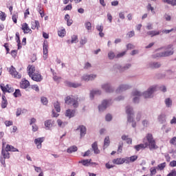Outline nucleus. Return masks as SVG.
Listing matches in <instances>:
<instances>
[{
  "mask_svg": "<svg viewBox=\"0 0 176 176\" xmlns=\"http://www.w3.org/2000/svg\"><path fill=\"white\" fill-rule=\"evenodd\" d=\"M156 91V87H151L144 91L143 94L140 91L134 90L132 91V96L133 98V102L135 104H138L140 102V98L141 96H144V98H152L153 97V94Z\"/></svg>",
  "mask_w": 176,
  "mask_h": 176,
  "instance_id": "1",
  "label": "nucleus"
},
{
  "mask_svg": "<svg viewBox=\"0 0 176 176\" xmlns=\"http://www.w3.org/2000/svg\"><path fill=\"white\" fill-rule=\"evenodd\" d=\"M145 140L148 142V146L149 149H157V146L156 145V141L153 139V135L152 133H147L146 138H144V142H145Z\"/></svg>",
  "mask_w": 176,
  "mask_h": 176,
  "instance_id": "2",
  "label": "nucleus"
},
{
  "mask_svg": "<svg viewBox=\"0 0 176 176\" xmlns=\"http://www.w3.org/2000/svg\"><path fill=\"white\" fill-rule=\"evenodd\" d=\"M126 113L127 115V122L128 123H132L131 126L132 127H136L137 126V122H135L131 117V116L134 115V111H133V107L131 106H127L126 107Z\"/></svg>",
  "mask_w": 176,
  "mask_h": 176,
  "instance_id": "3",
  "label": "nucleus"
},
{
  "mask_svg": "<svg viewBox=\"0 0 176 176\" xmlns=\"http://www.w3.org/2000/svg\"><path fill=\"white\" fill-rule=\"evenodd\" d=\"M65 103L67 105H72L74 108H78L79 107V102H78V98L75 99L74 98H70L69 96L66 97Z\"/></svg>",
  "mask_w": 176,
  "mask_h": 176,
  "instance_id": "4",
  "label": "nucleus"
},
{
  "mask_svg": "<svg viewBox=\"0 0 176 176\" xmlns=\"http://www.w3.org/2000/svg\"><path fill=\"white\" fill-rule=\"evenodd\" d=\"M174 54V51L172 50H167L164 52H159L154 55H153V58H159V57H168V56H173Z\"/></svg>",
  "mask_w": 176,
  "mask_h": 176,
  "instance_id": "5",
  "label": "nucleus"
},
{
  "mask_svg": "<svg viewBox=\"0 0 176 176\" xmlns=\"http://www.w3.org/2000/svg\"><path fill=\"white\" fill-rule=\"evenodd\" d=\"M112 104L111 100H104L102 103L98 106V109L100 112H102L108 108Z\"/></svg>",
  "mask_w": 176,
  "mask_h": 176,
  "instance_id": "6",
  "label": "nucleus"
},
{
  "mask_svg": "<svg viewBox=\"0 0 176 176\" xmlns=\"http://www.w3.org/2000/svg\"><path fill=\"white\" fill-rule=\"evenodd\" d=\"M113 68L115 69H118L120 72H124V71H127V69H130V68H131V63H126L124 66L119 64H116L113 65Z\"/></svg>",
  "mask_w": 176,
  "mask_h": 176,
  "instance_id": "7",
  "label": "nucleus"
},
{
  "mask_svg": "<svg viewBox=\"0 0 176 176\" xmlns=\"http://www.w3.org/2000/svg\"><path fill=\"white\" fill-rule=\"evenodd\" d=\"M130 89H131V85L122 84L118 87L116 91V93H123V91H126V90H129Z\"/></svg>",
  "mask_w": 176,
  "mask_h": 176,
  "instance_id": "8",
  "label": "nucleus"
},
{
  "mask_svg": "<svg viewBox=\"0 0 176 176\" xmlns=\"http://www.w3.org/2000/svg\"><path fill=\"white\" fill-rule=\"evenodd\" d=\"M101 89L106 91V93H113L114 89L112 87L110 83H104L101 85Z\"/></svg>",
  "mask_w": 176,
  "mask_h": 176,
  "instance_id": "9",
  "label": "nucleus"
},
{
  "mask_svg": "<svg viewBox=\"0 0 176 176\" xmlns=\"http://www.w3.org/2000/svg\"><path fill=\"white\" fill-rule=\"evenodd\" d=\"M97 78L96 74H85L81 77L82 80L89 82V80H94Z\"/></svg>",
  "mask_w": 176,
  "mask_h": 176,
  "instance_id": "10",
  "label": "nucleus"
},
{
  "mask_svg": "<svg viewBox=\"0 0 176 176\" xmlns=\"http://www.w3.org/2000/svg\"><path fill=\"white\" fill-rule=\"evenodd\" d=\"M43 58L45 60H46V58H47V54L49 53V44L47 43V41H44L43 42Z\"/></svg>",
  "mask_w": 176,
  "mask_h": 176,
  "instance_id": "11",
  "label": "nucleus"
},
{
  "mask_svg": "<svg viewBox=\"0 0 176 176\" xmlns=\"http://www.w3.org/2000/svg\"><path fill=\"white\" fill-rule=\"evenodd\" d=\"M10 74L12 76H14V78H16V79L21 78V75L19 74L17 71H16V68H14L13 66H11V67L10 68Z\"/></svg>",
  "mask_w": 176,
  "mask_h": 176,
  "instance_id": "12",
  "label": "nucleus"
},
{
  "mask_svg": "<svg viewBox=\"0 0 176 176\" xmlns=\"http://www.w3.org/2000/svg\"><path fill=\"white\" fill-rule=\"evenodd\" d=\"M77 131H80V138H82V137H85L87 133V129L86 126L84 125H80L76 129Z\"/></svg>",
  "mask_w": 176,
  "mask_h": 176,
  "instance_id": "13",
  "label": "nucleus"
},
{
  "mask_svg": "<svg viewBox=\"0 0 176 176\" xmlns=\"http://www.w3.org/2000/svg\"><path fill=\"white\" fill-rule=\"evenodd\" d=\"M148 68H151V69H156L162 67V63L159 62H150L147 65Z\"/></svg>",
  "mask_w": 176,
  "mask_h": 176,
  "instance_id": "14",
  "label": "nucleus"
},
{
  "mask_svg": "<svg viewBox=\"0 0 176 176\" xmlns=\"http://www.w3.org/2000/svg\"><path fill=\"white\" fill-rule=\"evenodd\" d=\"M30 78H32V80H34L35 82H42L43 80V77L39 73H34Z\"/></svg>",
  "mask_w": 176,
  "mask_h": 176,
  "instance_id": "15",
  "label": "nucleus"
},
{
  "mask_svg": "<svg viewBox=\"0 0 176 176\" xmlns=\"http://www.w3.org/2000/svg\"><path fill=\"white\" fill-rule=\"evenodd\" d=\"M45 141V138H38L34 140V144H36L37 149L42 148V142Z\"/></svg>",
  "mask_w": 176,
  "mask_h": 176,
  "instance_id": "16",
  "label": "nucleus"
},
{
  "mask_svg": "<svg viewBox=\"0 0 176 176\" xmlns=\"http://www.w3.org/2000/svg\"><path fill=\"white\" fill-rule=\"evenodd\" d=\"M145 148H148V142H144V144H140L134 146V148L135 151H137V152H140L141 149H145Z\"/></svg>",
  "mask_w": 176,
  "mask_h": 176,
  "instance_id": "17",
  "label": "nucleus"
},
{
  "mask_svg": "<svg viewBox=\"0 0 176 176\" xmlns=\"http://www.w3.org/2000/svg\"><path fill=\"white\" fill-rule=\"evenodd\" d=\"M101 94V90L97 89L94 91H91L89 96L90 99L93 100L94 98V96H100Z\"/></svg>",
  "mask_w": 176,
  "mask_h": 176,
  "instance_id": "18",
  "label": "nucleus"
},
{
  "mask_svg": "<svg viewBox=\"0 0 176 176\" xmlns=\"http://www.w3.org/2000/svg\"><path fill=\"white\" fill-rule=\"evenodd\" d=\"M75 112L76 111L74 109H67L65 112V116L71 119V118H74V116H75Z\"/></svg>",
  "mask_w": 176,
  "mask_h": 176,
  "instance_id": "19",
  "label": "nucleus"
},
{
  "mask_svg": "<svg viewBox=\"0 0 176 176\" xmlns=\"http://www.w3.org/2000/svg\"><path fill=\"white\" fill-rule=\"evenodd\" d=\"M1 155H3V159H10V153H9V150L6 148V150H2Z\"/></svg>",
  "mask_w": 176,
  "mask_h": 176,
  "instance_id": "20",
  "label": "nucleus"
},
{
  "mask_svg": "<svg viewBox=\"0 0 176 176\" xmlns=\"http://www.w3.org/2000/svg\"><path fill=\"white\" fill-rule=\"evenodd\" d=\"M166 113H162L159 116H158V122L163 124V123H166Z\"/></svg>",
  "mask_w": 176,
  "mask_h": 176,
  "instance_id": "21",
  "label": "nucleus"
},
{
  "mask_svg": "<svg viewBox=\"0 0 176 176\" xmlns=\"http://www.w3.org/2000/svg\"><path fill=\"white\" fill-rule=\"evenodd\" d=\"M28 75H29V76H30H30H32V75L34 74H35V66H34V65H29L28 67Z\"/></svg>",
  "mask_w": 176,
  "mask_h": 176,
  "instance_id": "22",
  "label": "nucleus"
},
{
  "mask_svg": "<svg viewBox=\"0 0 176 176\" xmlns=\"http://www.w3.org/2000/svg\"><path fill=\"white\" fill-rule=\"evenodd\" d=\"M91 148H92V151H94V153H96V155H98V153H100V150H98V146L96 142H95L94 143L92 144Z\"/></svg>",
  "mask_w": 176,
  "mask_h": 176,
  "instance_id": "23",
  "label": "nucleus"
},
{
  "mask_svg": "<svg viewBox=\"0 0 176 176\" xmlns=\"http://www.w3.org/2000/svg\"><path fill=\"white\" fill-rule=\"evenodd\" d=\"M22 30L25 34H28L29 32H31V29H30V27H28V24L25 23L23 24Z\"/></svg>",
  "mask_w": 176,
  "mask_h": 176,
  "instance_id": "24",
  "label": "nucleus"
},
{
  "mask_svg": "<svg viewBox=\"0 0 176 176\" xmlns=\"http://www.w3.org/2000/svg\"><path fill=\"white\" fill-rule=\"evenodd\" d=\"M146 34L151 36V38H153V36H156V35H160V31L152 30L147 32Z\"/></svg>",
  "mask_w": 176,
  "mask_h": 176,
  "instance_id": "25",
  "label": "nucleus"
},
{
  "mask_svg": "<svg viewBox=\"0 0 176 176\" xmlns=\"http://www.w3.org/2000/svg\"><path fill=\"white\" fill-rule=\"evenodd\" d=\"M8 107V100H6V96L5 95L2 96V101H1V108L4 109Z\"/></svg>",
  "mask_w": 176,
  "mask_h": 176,
  "instance_id": "26",
  "label": "nucleus"
},
{
  "mask_svg": "<svg viewBox=\"0 0 176 176\" xmlns=\"http://www.w3.org/2000/svg\"><path fill=\"white\" fill-rule=\"evenodd\" d=\"M66 85L67 86H69V87H74V88L82 86L80 83L71 82H67Z\"/></svg>",
  "mask_w": 176,
  "mask_h": 176,
  "instance_id": "27",
  "label": "nucleus"
},
{
  "mask_svg": "<svg viewBox=\"0 0 176 176\" xmlns=\"http://www.w3.org/2000/svg\"><path fill=\"white\" fill-rule=\"evenodd\" d=\"M21 89H27L30 86V81L27 80H24L21 83Z\"/></svg>",
  "mask_w": 176,
  "mask_h": 176,
  "instance_id": "28",
  "label": "nucleus"
},
{
  "mask_svg": "<svg viewBox=\"0 0 176 176\" xmlns=\"http://www.w3.org/2000/svg\"><path fill=\"white\" fill-rule=\"evenodd\" d=\"M91 162V159L82 160L81 161H79L78 163L82 164V166H85V167H88V166L90 164Z\"/></svg>",
  "mask_w": 176,
  "mask_h": 176,
  "instance_id": "29",
  "label": "nucleus"
},
{
  "mask_svg": "<svg viewBox=\"0 0 176 176\" xmlns=\"http://www.w3.org/2000/svg\"><path fill=\"white\" fill-rule=\"evenodd\" d=\"M6 148L8 152H19V149L14 148V146L12 145L7 144Z\"/></svg>",
  "mask_w": 176,
  "mask_h": 176,
  "instance_id": "30",
  "label": "nucleus"
},
{
  "mask_svg": "<svg viewBox=\"0 0 176 176\" xmlns=\"http://www.w3.org/2000/svg\"><path fill=\"white\" fill-rule=\"evenodd\" d=\"M32 30H38L39 29V21H35L32 22Z\"/></svg>",
  "mask_w": 176,
  "mask_h": 176,
  "instance_id": "31",
  "label": "nucleus"
},
{
  "mask_svg": "<svg viewBox=\"0 0 176 176\" xmlns=\"http://www.w3.org/2000/svg\"><path fill=\"white\" fill-rule=\"evenodd\" d=\"M78 151V147L76 146H72L67 148V153H72L74 152H76Z\"/></svg>",
  "mask_w": 176,
  "mask_h": 176,
  "instance_id": "32",
  "label": "nucleus"
},
{
  "mask_svg": "<svg viewBox=\"0 0 176 176\" xmlns=\"http://www.w3.org/2000/svg\"><path fill=\"white\" fill-rule=\"evenodd\" d=\"M109 144H111V142L109 141V137L107 136L104 138V140L103 149H105V148H108V146H109Z\"/></svg>",
  "mask_w": 176,
  "mask_h": 176,
  "instance_id": "33",
  "label": "nucleus"
},
{
  "mask_svg": "<svg viewBox=\"0 0 176 176\" xmlns=\"http://www.w3.org/2000/svg\"><path fill=\"white\" fill-rule=\"evenodd\" d=\"M0 88L2 90L3 93L5 94V93H7L8 89H9V85H5V84L2 83L0 85Z\"/></svg>",
  "mask_w": 176,
  "mask_h": 176,
  "instance_id": "34",
  "label": "nucleus"
},
{
  "mask_svg": "<svg viewBox=\"0 0 176 176\" xmlns=\"http://www.w3.org/2000/svg\"><path fill=\"white\" fill-rule=\"evenodd\" d=\"M122 140H123V141H126L127 144H132L133 142V140H131V138H129V136L126 135H123L122 136Z\"/></svg>",
  "mask_w": 176,
  "mask_h": 176,
  "instance_id": "35",
  "label": "nucleus"
},
{
  "mask_svg": "<svg viewBox=\"0 0 176 176\" xmlns=\"http://www.w3.org/2000/svg\"><path fill=\"white\" fill-rule=\"evenodd\" d=\"M16 43L18 44V49L20 50V48L21 47V43L20 41V34H19V32L16 33Z\"/></svg>",
  "mask_w": 176,
  "mask_h": 176,
  "instance_id": "36",
  "label": "nucleus"
},
{
  "mask_svg": "<svg viewBox=\"0 0 176 176\" xmlns=\"http://www.w3.org/2000/svg\"><path fill=\"white\" fill-rule=\"evenodd\" d=\"M113 164H123V158H117L113 160Z\"/></svg>",
  "mask_w": 176,
  "mask_h": 176,
  "instance_id": "37",
  "label": "nucleus"
},
{
  "mask_svg": "<svg viewBox=\"0 0 176 176\" xmlns=\"http://www.w3.org/2000/svg\"><path fill=\"white\" fill-rule=\"evenodd\" d=\"M116 58V54H115V52L113 51H110L108 53V58L109 60H113V58Z\"/></svg>",
  "mask_w": 176,
  "mask_h": 176,
  "instance_id": "38",
  "label": "nucleus"
},
{
  "mask_svg": "<svg viewBox=\"0 0 176 176\" xmlns=\"http://www.w3.org/2000/svg\"><path fill=\"white\" fill-rule=\"evenodd\" d=\"M57 123H58V126L59 127H65V126H67V124H68V122H62L61 120H57Z\"/></svg>",
  "mask_w": 176,
  "mask_h": 176,
  "instance_id": "39",
  "label": "nucleus"
},
{
  "mask_svg": "<svg viewBox=\"0 0 176 176\" xmlns=\"http://www.w3.org/2000/svg\"><path fill=\"white\" fill-rule=\"evenodd\" d=\"M165 104L167 108H170L173 105V100L170 98L165 99Z\"/></svg>",
  "mask_w": 176,
  "mask_h": 176,
  "instance_id": "40",
  "label": "nucleus"
},
{
  "mask_svg": "<svg viewBox=\"0 0 176 176\" xmlns=\"http://www.w3.org/2000/svg\"><path fill=\"white\" fill-rule=\"evenodd\" d=\"M54 107L56 111V112H60L61 107H60V103L58 102H56L54 104Z\"/></svg>",
  "mask_w": 176,
  "mask_h": 176,
  "instance_id": "41",
  "label": "nucleus"
},
{
  "mask_svg": "<svg viewBox=\"0 0 176 176\" xmlns=\"http://www.w3.org/2000/svg\"><path fill=\"white\" fill-rule=\"evenodd\" d=\"M0 20H1V21L6 20V14L2 11H0Z\"/></svg>",
  "mask_w": 176,
  "mask_h": 176,
  "instance_id": "42",
  "label": "nucleus"
},
{
  "mask_svg": "<svg viewBox=\"0 0 176 176\" xmlns=\"http://www.w3.org/2000/svg\"><path fill=\"white\" fill-rule=\"evenodd\" d=\"M65 34H66L65 29L58 31V36H61V37L65 36Z\"/></svg>",
  "mask_w": 176,
  "mask_h": 176,
  "instance_id": "43",
  "label": "nucleus"
},
{
  "mask_svg": "<svg viewBox=\"0 0 176 176\" xmlns=\"http://www.w3.org/2000/svg\"><path fill=\"white\" fill-rule=\"evenodd\" d=\"M78 42V36L76 35H73L72 36L71 43H77Z\"/></svg>",
  "mask_w": 176,
  "mask_h": 176,
  "instance_id": "44",
  "label": "nucleus"
},
{
  "mask_svg": "<svg viewBox=\"0 0 176 176\" xmlns=\"http://www.w3.org/2000/svg\"><path fill=\"white\" fill-rule=\"evenodd\" d=\"M13 22L16 24L17 23V19H19V14L16 13L12 15V16Z\"/></svg>",
  "mask_w": 176,
  "mask_h": 176,
  "instance_id": "45",
  "label": "nucleus"
},
{
  "mask_svg": "<svg viewBox=\"0 0 176 176\" xmlns=\"http://www.w3.org/2000/svg\"><path fill=\"white\" fill-rule=\"evenodd\" d=\"M45 127L50 129V126H52V120H46L45 122Z\"/></svg>",
  "mask_w": 176,
  "mask_h": 176,
  "instance_id": "46",
  "label": "nucleus"
},
{
  "mask_svg": "<svg viewBox=\"0 0 176 176\" xmlns=\"http://www.w3.org/2000/svg\"><path fill=\"white\" fill-rule=\"evenodd\" d=\"M85 28H87V30L88 31H90V30H91V23H90V22H86V23H85Z\"/></svg>",
  "mask_w": 176,
  "mask_h": 176,
  "instance_id": "47",
  "label": "nucleus"
},
{
  "mask_svg": "<svg viewBox=\"0 0 176 176\" xmlns=\"http://www.w3.org/2000/svg\"><path fill=\"white\" fill-rule=\"evenodd\" d=\"M13 96L16 98L20 97V96H21V94L20 93V89H16L15 92L13 94Z\"/></svg>",
  "mask_w": 176,
  "mask_h": 176,
  "instance_id": "48",
  "label": "nucleus"
},
{
  "mask_svg": "<svg viewBox=\"0 0 176 176\" xmlns=\"http://www.w3.org/2000/svg\"><path fill=\"white\" fill-rule=\"evenodd\" d=\"M165 167H166V162L160 164L157 166V168L159 170H164Z\"/></svg>",
  "mask_w": 176,
  "mask_h": 176,
  "instance_id": "49",
  "label": "nucleus"
},
{
  "mask_svg": "<svg viewBox=\"0 0 176 176\" xmlns=\"http://www.w3.org/2000/svg\"><path fill=\"white\" fill-rule=\"evenodd\" d=\"M129 159L131 160V162H135V160H137L138 159V156L137 155H132L131 157H129Z\"/></svg>",
  "mask_w": 176,
  "mask_h": 176,
  "instance_id": "50",
  "label": "nucleus"
},
{
  "mask_svg": "<svg viewBox=\"0 0 176 176\" xmlns=\"http://www.w3.org/2000/svg\"><path fill=\"white\" fill-rule=\"evenodd\" d=\"M41 101L42 104H43V105H47V98H46L45 97L41 98Z\"/></svg>",
  "mask_w": 176,
  "mask_h": 176,
  "instance_id": "51",
  "label": "nucleus"
},
{
  "mask_svg": "<svg viewBox=\"0 0 176 176\" xmlns=\"http://www.w3.org/2000/svg\"><path fill=\"white\" fill-rule=\"evenodd\" d=\"M125 54H126V51L120 52L116 55V58H120V57H123V56H124Z\"/></svg>",
  "mask_w": 176,
  "mask_h": 176,
  "instance_id": "52",
  "label": "nucleus"
},
{
  "mask_svg": "<svg viewBox=\"0 0 176 176\" xmlns=\"http://www.w3.org/2000/svg\"><path fill=\"white\" fill-rule=\"evenodd\" d=\"M122 160H123V163H126V164H129V163H131L130 157L122 158Z\"/></svg>",
  "mask_w": 176,
  "mask_h": 176,
  "instance_id": "53",
  "label": "nucleus"
},
{
  "mask_svg": "<svg viewBox=\"0 0 176 176\" xmlns=\"http://www.w3.org/2000/svg\"><path fill=\"white\" fill-rule=\"evenodd\" d=\"M96 30H97L99 32H102V31H104V26L98 25L96 26Z\"/></svg>",
  "mask_w": 176,
  "mask_h": 176,
  "instance_id": "54",
  "label": "nucleus"
},
{
  "mask_svg": "<svg viewBox=\"0 0 176 176\" xmlns=\"http://www.w3.org/2000/svg\"><path fill=\"white\" fill-rule=\"evenodd\" d=\"M33 167L34 168V170L36 173H43L42 168H41V167H38L36 166H33Z\"/></svg>",
  "mask_w": 176,
  "mask_h": 176,
  "instance_id": "55",
  "label": "nucleus"
},
{
  "mask_svg": "<svg viewBox=\"0 0 176 176\" xmlns=\"http://www.w3.org/2000/svg\"><path fill=\"white\" fill-rule=\"evenodd\" d=\"M174 30V28H172L170 30H162V34H170V32H173Z\"/></svg>",
  "mask_w": 176,
  "mask_h": 176,
  "instance_id": "56",
  "label": "nucleus"
},
{
  "mask_svg": "<svg viewBox=\"0 0 176 176\" xmlns=\"http://www.w3.org/2000/svg\"><path fill=\"white\" fill-rule=\"evenodd\" d=\"M146 30H153V24L152 23H147V25L146 26Z\"/></svg>",
  "mask_w": 176,
  "mask_h": 176,
  "instance_id": "57",
  "label": "nucleus"
},
{
  "mask_svg": "<svg viewBox=\"0 0 176 176\" xmlns=\"http://www.w3.org/2000/svg\"><path fill=\"white\" fill-rule=\"evenodd\" d=\"M107 122H111L112 120V116L111 114H107L105 117Z\"/></svg>",
  "mask_w": 176,
  "mask_h": 176,
  "instance_id": "58",
  "label": "nucleus"
},
{
  "mask_svg": "<svg viewBox=\"0 0 176 176\" xmlns=\"http://www.w3.org/2000/svg\"><path fill=\"white\" fill-rule=\"evenodd\" d=\"M170 144L172 145H176V137H173L170 140Z\"/></svg>",
  "mask_w": 176,
  "mask_h": 176,
  "instance_id": "59",
  "label": "nucleus"
},
{
  "mask_svg": "<svg viewBox=\"0 0 176 176\" xmlns=\"http://www.w3.org/2000/svg\"><path fill=\"white\" fill-rule=\"evenodd\" d=\"M31 87L33 90H35V91H39V87L38 85H32Z\"/></svg>",
  "mask_w": 176,
  "mask_h": 176,
  "instance_id": "60",
  "label": "nucleus"
},
{
  "mask_svg": "<svg viewBox=\"0 0 176 176\" xmlns=\"http://www.w3.org/2000/svg\"><path fill=\"white\" fill-rule=\"evenodd\" d=\"M134 45L131 43H129L126 45L127 50H131V49H134Z\"/></svg>",
  "mask_w": 176,
  "mask_h": 176,
  "instance_id": "61",
  "label": "nucleus"
},
{
  "mask_svg": "<svg viewBox=\"0 0 176 176\" xmlns=\"http://www.w3.org/2000/svg\"><path fill=\"white\" fill-rule=\"evenodd\" d=\"M72 9V4L67 5L63 10H71Z\"/></svg>",
  "mask_w": 176,
  "mask_h": 176,
  "instance_id": "62",
  "label": "nucleus"
},
{
  "mask_svg": "<svg viewBox=\"0 0 176 176\" xmlns=\"http://www.w3.org/2000/svg\"><path fill=\"white\" fill-rule=\"evenodd\" d=\"M151 171V175H155V174H156V168H151L150 169Z\"/></svg>",
  "mask_w": 176,
  "mask_h": 176,
  "instance_id": "63",
  "label": "nucleus"
},
{
  "mask_svg": "<svg viewBox=\"0 0 176 176\" xmlns=\"http://www.w3.org/2000/svg\"><path fill=\"white\" fill-rule=\"evenodd\" d=\"M169 166H170V167H176V161L175 160L171 161L170 162Z\"/></svg>",
  "mask_w": 176,
  "mask_h": 176,
  "instance_id": "64",
  "label": "nucleus"
}]
</instances>
